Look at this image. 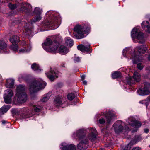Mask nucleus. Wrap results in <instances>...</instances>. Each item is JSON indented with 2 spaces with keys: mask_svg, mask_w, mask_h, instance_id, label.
<instances>
[{
  "mask_svg": "<svg viewBox=\"0 0 150 150\" xmlns=\"http://www.w3.org/2000/svg\"><path fill=\"white\" fill-rule=\"evenodd\" d=\"M87 132H89V134L88 138L91 141H94L96 139L97 132L95 128H89L86 130L83 129H80L76 131L73 134V137L76 139L82 140L77 145V148L80 150H84L87 148L88 146V141L85 139V136Z\"/></svg>",
  "mask_w": 150,
  "mask_h": 150,
  "instance_id": "obj_1",
  "label": "nucleus"
},
{
  "mask_svg": "<svg viewBox=\"0 0 150 150\" xmlns=\"http://www.w3.org/2000/svg\"><path fill=\"white\" fill-rule=\"evenodd\" d=\"M45 17L47 20L42 22L41 25V28H49V30H53L59 27L61 18L58 14L50 11L46 13Z\"/></svg>",
  "mask_w": 150,
  "mask_h": 150,
  "instance_id": "obj_2",
  "label": "nucleus"
},
{
  "mask_svg": "<svg viewBox=\"0 0 150 150\" xmlns=\"http://www.w3.org/2000/svg\"><path fill=\"white\" fill-rule=\"evenodd\" d=\"M59 35H54L46 39L44 43L42 44V46L43 49L47 52H57L59 44L56 40L57 39Z\"/></svg>",
  "mask_w": 150,
  "mask_h": 150,
  "instance_id": "obj_3",
  "label": "nucleus"
},
{
  "mask_svg": "<svg viewBox=\"0 0 150 150\" xmlns=\"http://www.w3.org/2000/svg\"><path fill=\"white\" fill-rule=\"evenodd\" d=\"M25 86L20 85L17 86L16 93L13 99V103L16 105L22 103L27 100V95L25 91Z\"/></svg>",
  "mask_w": 150,
  "mask_h": 150,
  "instance_id": "obj_4",
  "label": "nucleus"
},
{
  "mask_svg": "<svg viewBox=\"0 0 150 150\" xmlns=\"http://www.w3.org/2000/svg\"><path fill=\"white\" fill-rule=\"evenodd\" d=\"M20 11L25 13L29 16H32L34 14L35 15H41L42 10L38 7L35 8L34 11L32 10L31 5L28 3H22L21 7L20 9Z\"/></svg>",
  "mask_w": 150,
  "mask_h": 150,
  "instance_id": "obj_5",
  "label": "nucleus"
},
{
  "mask_svg": "<svg viewBox=\"0 0 150 150\" xmlns=\"http://www.w3.org/2000/svg\"><path fill=\"white\" fill-rule=\"evenodd\" d=\"M42 17L41 15H35L34 16L31 21V23L29 22L27 23L25 22H24V21H22L20 22V24L24 25V31L25 34L26 35H28L30 36L33 35L32 28H33L32 23L33 22H35L39 21L41 20Z\"/></svg>",
  "mask_w": 150,
  "mask_h": 150,
  "instance_id": "obj_6",
  "label": "nucleus"
},
{
  "mask_svg": "<svg viewBox=\"0 0 150 150\" xmlns=\"http://www.w3.org/2000/svg\"><path fill=\"white\" fill-rule=\"evenodd\" d=\"M90 30V28L89 27H87L86 26L83 25H77L74 27L73 34L76 38L81 39L86 37L84 34H86Z\"/></svg>",
  "mask_w": 150,
  "mask_h": 150,
  "instance_id": "obj_7",
  "label": "nucleus"
},
{
  "mask_svg": "<svg viewBox=\"0 0 150 150\" xmlns=\"http://www.w3.org/2000/svg\"><path fill=\"white\" fill-rule=\"evenodd\" d=\"M46 83L40 79L32 81L30 84L29 90L31 93H34L38 90L43 89Z\"/></svg>",
  "mask_w": 150,
  "mask_h": 150,
  "instance_id": "obj_8",
  "label": "nucleus"
},
{
  "mask_svg": "<svg viewBox=\"0 0 150 150\" xmlns=\"http://www.w3.org/2000/svg\"><path fill=\"white\" fill-rule=\"evenodd\" d=\"M113 127L115 132L117 133L121 132L127 133L130 131V129L121 120L116 122L113 125Z\"/></svg>",
  "mask_w": 150,
  "mask_h": 150,
  "instance_id": "obj_9",
  "label": "nucleus"
},
{
  "mask_svg": "<svg viewBox=\"0 0 150 150\" xmlns=\"http://www.w3.org/2000/svg\"><path fill=\"white\" fill-rule=\"evenodd\" d=\"M131 36L134 43H143L144 42L143 33L139 28H134L132 31Z\"/></svg>",
  "mask_w": 150,
  "mask_h": 150,
  "instance_id": "obj_10",
  "label": "nucleus"
},
{
  "mask_svg": "<svg viewBox=\"0 0 150 150\" xmlns=\"http://www.w3.org/2000/svg\"><path fill=\"white\" fill-rule=\"evenodd\" d=\"M11 48L14 51L18 53H27L30 52L31 50V46L30 45H25V46L21 49L17 50L18 46L16 44H13L11 45Z\"/></svg>",
  "mask_w": 150,
  "mask_h": 150,
  "instance_id": "obj_11",
  "label": "nucleus"
},
{
  "mask_svg": "<svg viewBox=\"0 0 150 150\" xmlns=\"http://www.w3.org/2000/svg\"><path fill=\"white\" fill-rule=\"evenodd\" d=\"M144 87L137 91V93L142 96L147 95L150 93V84L147 82L144 83Z\"/></svg>",
  "mask_w": 150,
  "mask_h": 150,
  "instance_id": "obj_12",
  "label": "nucleus"
},
{
  "mask_svg": "<svg viewBox=\"0 0 150 150\" xmlns=\"http://www.w3.org/2000/svg\"><path fill=\"white\" fill-rule=\"evenodd\" d=\"M133 78L134 81H133L132 79L130 77L127 78V84L130 85L134 84L135 83V81L138 82L140 81L141 75L140 74L137 72H135L133 74Z\"/></svg>",
  "mask_w": 150,
  "mask_h": 150,
  "instance_id": "obj_13",
  "label": "nucleus"
},
{
  "mask_svg": "<svg viewBox=\"0 0 150 150\" xmlns=\"http://www.w3.org/2000/svg\"><path fill=\"white\" fill-rule=\"evenodd\" d=\"M13 95V92L11 89H7L4 91V98L5 103L8 104L11 102L12 101V97Z\"/></svg>",
  "mask_w": 150,
  "mask_h": 150,
  "instance_id": "obj_14",
  "label": "nucleus"
},
{
  "mask_svg": "<svg viewBox=\"0 0 150 150\" xmlns=\"http://www.w3.org/2000/svg\"><path fill=\"white\" fill-rule=\"evenodd\" d=\"M127 122L131 126L136 128H139L142 124L141 122L136 120L133 117H130L127 120Z\"/></svg>",
  "mask_w": 150,
  "mask_h": 150,
  "instance_id": "obj_15",
  "label": "nucleus"
},
{
  "mask_svg": "<svg viewBox=\"0 0 150 150\" xmlns=\"http://www.w3.org/2000/svg\"><path fill=\"white\" fill-rule=\"evenodd\" d=\"M35 114L34 112L32 110L28 109L24 113L21 114L20 117L19 119L21 120H24L26 118H29Z\"/></svg>",
  "mask_w": 150,
  "mask_h": 150,
  "instance_id": "obj_16",
  "label": "nucleus"
},
{
  "mask_svg": "<svg viewBox=\"0 0 150 150\" xmlns=\"http://www.w3.org/2000/svg\"><path fill=\"white\" fill-rule=\"evenodd\" d=\"M46 75L49 79L52 81L55 78L58 77V72L56 69H51L49 73H45Z\"/></svg>",
  "mask_w": 150,
  "mask_h": 150,
  "instance_id": "obj_17",
  "label": "nucleus"
},
{
  "mask_svg": "<svg viewBox=\"0 0 150 150\" xmlns=\"http://www.w3.org/2000/svg\"><path fill=\"white\" fill-rule=\"evenodd\" d=\"M62 150H76L75 146L73 144H69L66 143H62L60 145Z\"/></svg>",
  "mask_w": 150,
  "mask_h": 150,
  "instance_id": "obj_18",
  "label": "nucleus"
},
{
  "mask_svg": "<svg viewBox=\"0 0 150 150\" xmlns=\"http://www.w3.org/2000/svg\"><path fill=\"white\" fill-rule=\"evenodd\" d=\"M65 98H62L60 96H57L54 100V103L55 105L57 106H59L65 102Z\"/></svg>",
  "mask_w": 150,
  "mask_h": 150,
  "instance_id": "obj_19",
  "label": "nucleus"
},
{
  "mask_svg": "<svg viewBox=\"0 0 150 150\" xmlns=\"http://www.w3.org/2000/svg\"><path fill=\"white\" fill-rule=\"evenodd\" d=\"M90 45L88 44L87 45H80L77 47L78 49L82 52L85 51L86 52H90Z\"/></svg>",
  "mask_w": 150,
  "mask_h": 150,
  "instance_id": "obj_20",
  "label": "nucleus"
},
{
  "mask_svg": "<svg viewBox=\"0 0 150 150\" xmlns=\"http://www.w3.org/2000/svg\"><path fill=\"white\" fill-rule=\"evenodd\" d=\"M69 50L64 45H61L58 48L57 52L61 54L64 55L67 53Z\"/></svg>",
  "mask_w": 150,
  "mask_h": 150,
  "instance_id": "obj_21",
  "label": "nucleus"
},
{
  "mask_svg": "<svg viewBox=\"0 0 150 150\" xmlns=\"http://www.w3.org/2000/svg\"><path fill=\"white\" fill-rule=\"evenodd\" d=\"M147 50V48L146 45H142L138 46L135 48V51H137L140 55L144 53Z\"/></svg>",
  "mask_w": 150,
  "mask_h": 150,
  "instance_id": "obj_22",
  "label": "nucleus"
},
{
  "mask_svg": "<svg viewBox=\"0 0 150 150\" xmlns=\"http://www.w3.org/2000/svg\"><path fill=\"white\" fill-rule=\"evenodd\" d=\"M149 21L150 23L148 21H143L141 24V25L143 29L150 33V18Z\"/></svg>",
  "mask_w": 150,
  "mask_h": 150,
  "instance_id": "obj_23",
  "label": "nucleus"
},
{
  "mask_svg": "<svg viewBox=\"0 0 150 150\" xmlns=\"http://www.w3.org/2000/svg\"><path fill=\"white\" fill-rule=\"evenodd\" d=\"M104 114L107 120L106 123H110L113 117V114L110 111L108 112L107 113H104Z\"/></svg>",
  "mask_w": 150,
  "mask_h": 150,
  "instance_id": "obj_24",
  "label": "nucleus"
},
{
  "mask_svg": "<svg viewBox=\"0 0 150 150\" xmlns=\"http://www.w3.org/2000/svg\"><path fill=\"white\" fill-rule=\"evenodd\" d=\"M14 80L13 79H8L6 80V83L5 86L6 88H12L14 86Z\"/></svg>",
  "mask_w": 150,
  "mask_h": 150,
  "instance_id": "obj_25",
  "label": "nucleus"
},
{
  "mask_svg": "<svg viewBox=\"0 0 150 150\" xmlns=\"http://www.w3.org/2000/svg\"><path fill=\"white\" fill-rule=\"evenodd\" d=\"M22 3L25 4V3L22 2L19 3L18 2H16L15 4H13L11 3H9L8 5V6L11 10H13L16 9L18 6L20 5L21 7V5Z\"/></svg>",
  "mask_w": 150,
  "mask_h": 150,
  "instance_id": "obj_26",
  "label": "nucleus"
},
{
  "mask_svg": "<svg viewBox=\"0 0 150 150\" xmlns=\"http://www.w3.org/2000/svg\"><path fill=\"white\" fill-rule=\"evenodd\" d=\"M10 108V107L9 105L3 106L0 108V115H3L6 113Z\"/></svg>",
  "mask_w": 150,
  "mask_h": 150,
  "instance_id": "obj_27",
  "label": "nucleus"
},
{
  "mask_svg": "<svg viewBox=\"0 0 150 150\" xmlns=\"http://www.w3.org/2000/svg\"><path fill=\"white\" fill-rule=\"evenodd\" d=\"M7 46L6 44L3 40H0V50H4L5 53H8L7 51H5L6 50Z\"/></svg>",
  "mask_w": 150,
  "mask_h": 150,
  "instance_id": "obj_28",
  "label": "nucleus"
},
{
  "mask_svg": "<svg viewBox=\"0 0 150 150\" xmlns=\"http://www.w3.org/2000/svg\"><path fill=\"white\" fill-rule=\"evenodd\" d=\"M32 69L37 72H39L41 70V69L39 65L36 63H33L31 66Z\"/></svg>",
  "mask_w": 150,
  "mask_h": 150,
  "instance_id": "obj_29",
  "label": "nucleus"
},
{
  "mask_svg": "<svg viewBox=\"0 0 150 150\" xmlns=\"http://www.w3.org/2000/svg\"><path fill=\"white\" fill-rule=\"evenodd\" d=\"M20 41L19 37L16 35H14L10 39V41L13 44H16Z\"/></svg>",
  "mask_w": 150,
  "mask_h": 150,
  "instance_id": "obj_30",
  "label": "nucleus"
},
{
  "mask_svg": "<svg viewBox=\"0 0 150 150\" xmlns=\"http://www.w3.org/2000/svg\"><path fill=\"white\" fill-rule=\"evenodd\" d=\"M65 44L69 47H71L73 45V41L69 37H67L65 39Z\"/></svg>",
  "mask_w": 150,
  "mask_h": 150,
  "instance_id": "obj_31",
  "label": "nucleus"
},
{
  "mask_svg": "<svg viewBox=\"0 0 150 150\" xmlns=\"http://www.w3.org/2000/svg\"><path fill=\"white\" fill-rule=\"evenodd\" d=\"M50 96V94H45L43 96L41 100L42 102H45L48 100Z\"/></svg>",
  "mask_w": 150,
  "mask_h": 150,
  "instance_id": "obj_32",
  "label": "nucleus"
},
{
  "mask_svg": "<svg viewBox=\"0 0 150 150\" xmlns=\"http://www.w3.org/2000/svg\"><path fill=\"white\" fill-rule=\"evenodd\" d=\"M132 141L129 143L127 145L125 146L124 148H122V150H129L131 147L134 144L132 143Z\"/></svg>",
  "mask_w": 150,
  "mask_h": 150,
  "instance_id": "obj_33",
  "label": "nucleus"
},
{
  "mask_svg": "<svg viewBox=\"0 0 150 150\" xmlns=\"http://www.w3.org/2000/svg\"><path fill=\"white\" fill-rule=\"evenodd\" d=\"M121 73L115 71L112 74V77L113 79H115L120 77Z\"/></svg>",
  "mask_w": 150,
  "mask_h": 150,
  "instance_id": "obj_34",
  "label": "nucleus"
},
{
  "mask_svg": "<svg viewBox=\"0 0 150 150\" xmlns=\"http://www.w3.org/2000/svg\"><path fill=\"white\" fill-rule=\"evenodd\" d=\"M75 98V95L74 94L70 93L67 96L68 99L70 100H72Z\"/></svg>",
  "mask_w": 150,
  "mask_h": 150,
  "instance_id": "obj_35",
  "label": "nucleus"
},
{
  "mask_svg": "<svg viewBox=\"0 0 150 150\" xmlns=\"http://www.w3.org/2000/svg\"><path fill=\"white\" fill-rule=\"evenodd\" d=\"M41 109V107L39 105L34 106L33 107V109L34 111L36 112H40Z\"/></svg>",
  "mask_w": 150,
  "mask_h": 150,
  "instance_id": "obj_36",
  "label": "nucleus"
},
{
  "mask_svg": "<svg viewBox=\"0 0 150 150\" xmlns=\"http://www.w3.org/2000/svg\"><path fill=\"white\" fill-rule=\"evenodd\" d=\"M139 103L140 104H145L146 105V107H147L148 105L147 98L144 100L139 101Z\"/></svg>",
  "mask_w": 150,
  "mask_h": 150,
  "instance_id": "obj_37",
  "label": "nucleus"
},
{
  "mask_svg": "<svg viewBox=\"0 0 150 150\" xmlns=\"http://www.w3.org/2000/svg\"><path fill=\"white\" fill-rule=\"evenodd\" d=\"M129 50V48H126L125 49H124L123 51V55L125 57H126V53L128 52Z\"/></svg>",
  "mask_w": 150,
  "mask_h": 150,
  "instance_id": "obj_38",
  "label": "nucleus"
},
{
  "mask_svg": "<svg viewBox=\"0 0 150 150\" xmlns=\"http://www.w3.org/2000/svg\"><path fill=\"white\" fill-rule=\"evenodd\" d=\"M137 68L140 70H142L144 67V66L141 63H139L137 64Z\"/></svg>",
  "mask_w": 150,
  "mask_h": 150,
  "instance_id": "obj_39",
  "label": "nucleus"
},
{
  "mask_svg": "<svg viewBox=\"0 0 150 150\" xmlns=\"http://www.w3.org/2000/svg\"><path fill=\"white\" fill-rule=\"evenodd\" d=\"M105 122V120L103 118L100 119L98 120V123L101 124H104Z\"/></svg>",
  "mask_w": 150,
  "mask_h": 150,
  "instance_id": "obj_40",
  "label": "nucleus"
},
{
  "mask_svg": "<svg viewBox=\"0 0 150 150\" xmlns=\"http://www.w3.org/2000/svg\"><path fill=\"white\" fill-rule=\"evenodd\" d=\"M81 58L80 57H75L74 60L75 62H78L81 60Z\"/></svg>",
  "mask_w": 150,
  "mask_h": 150,
  "instance_id": "obj_41",
  "label": "nucleus"
},
{
  "mask_svg": "<svg viewBox=\"0 0 150 150\" xmlns=\"http://www.w3.org/2000/svg\"><path fill=\"white\" fill-rule=\"evenodd\" d=\"M145 70L150 75V67L147 66L145 67Z\"/></svg>",
  "mask_w": 150,
  "mask_h": 150,
  "instance_id": "obj_42",
  "label": "nucleus"
},
{
  "mask_svg": "<svg viewBox=\"0 0 150 150\" xmlns=\"http://www.w3.org/2000/svg\"><path fill=\"white\" fill-rule=\"evenodd\" d=\"M149 130L148 128H145L144 129V132L145 133H147L149 132Z\"/></svg>",
  "mask_w": 150,
  "mask_h": 150,
  "instance_id": "obj_43",
  "label": "nucleus"
},
{
  "mask_svg": "<svg viewBox=\"0 0 150 150\" xmlns=\"http://www.w3.org/2000/svg\"><path fill=\"white\" fill-rule=\"evenodd\" d=\"M132 150H140V148L139 147H135L133 148Z\"/></svg>",
  "mask_w": 150,
  "mask_h": 150,
  "instance_id": "obj_44",
  "label": "nucleus"
},
{
  "mask_svg": "<svg viewBox=\"0 0 150 150\" xmlns=\"http://www.w3.org/2000/svg\"><path fill=\"white\" fill-rule=\"evenodd\" d=\"M147 101L148 104V105L149 103H150V96H148V97H147Z\"/></svg>",
  "mask_w": 150,
  "mask_h": 150,
  "instance_id": "obj_45",
  "label": "nucleus"
},
{
  "mask_svg": "<svg viewBox=\"0 0 150 150\" xmlns=\"http://www.w3.org/2000/svg\"><path fill=\"white\" fill-rule=\"evenodd\" d=\"M24 79L23 76L22 75H21L19 77H18V79H19V81H20V79Z\"/></svg>",
  "mask_w": 150,
  "mask_h": 150,
  "instance_id": "obj_46",
  "label": "nucleus"
},
{
  "mask_svg": "<svg viewBox=\"0 0 150 150\" xmlns=\"http://www.w3.org/2000/svg\"><path fill=\"white\" fill-rule=\"evenodd\" d=\"M87 81L85 80H83V83L84 85H86L87 84Z\"/></svg>",
  "mask_w": 150,
  "mask_h": 150,
  "instance_id": "obj_47",
  "label": "nucleus"
},
{
  "mask_svg": "<svg viewBox=\"0 0 150 150\" xmlns=\"http://www.w3.org/2000/svg\"><path fill=\"white\" fill-rule=\"evenodd\" d=\"M85 76L84 75H83L81 76V78L83 80L85 78Z\"/></svg>",
  "mask_w": 150,
  "mask_h": 150,
  "instance_id": "obj_48",
  "label": "nucleus"
},
{
  "mask_svg": "<svg viewBox=\"0 0 150 150\" xmlns=\"http://www.w3.org/2000/svg\"><path fill=\"white\" fill-rule=\"evenodd\" d=\"M16 0H7V1H13V2H16Z\"/></svg>",
  "mask_w": 150,
  "mask_h": 150,
  "instance_id": "obj_49",
  "label": "nucleus"
},
{
  "mask_svg": "<svg viewBox=\"0 0 150 150\" xmlns=\"http://www.w3.org/2000/svg\"><path fill=\"white\" fill-rule=\"evenodd\" d=\"M65 64L64 63H62V64H61V66L62 67H65Z\"/></svg>",
  "mask_w": 150,
  "mask_h": 150,
  "instance_id": "obj_50",
  "label": "nucleus"
},
{
  "mask_svg": "<svg viewBox=\"0 0 150 150\" xmlns=\"http://www.w3.org/2000/svg\"><path fill=\"white\" fill-rule=\"evenodd\" d=\"M148 60L150 61V54H149L148 57Z\"/></svg>",
  "mask_w": 150,
  "mask_h": 150,
  "instance_id": "obj_51",
  "label": "nucleus"
},
{
  "mask_svg": "<svg viewBox=\"0 0 150 150\" xmlns=\"http://www.w3.org/2000/svg\"><path fill=\"white\" fill-rule=\"evenodd\" d=\"M48 29H41V31H46L48 30Z\"/></svg>",
  "mask_w": 150,
  "mask_h": 150,
  "instance_id": "obj_52",
  "label": "nucleus"
},
{
  "mask_svg": "<svg viewBox=\"0 0 150 150\" xmlns=\"http://www.w3.org/2000/svg\"><path fill=\"white\" fill-rule=\"evenodd\" d=\"M6 122V121H3L2 122V123L3 124H5V123Z\"/></svg>",
  "mask_w": 150,
  "mask_h": 150,
  "instance_id": "obj_53",
  "label": "nucleus"
},
{
  "mask_svg": "<svg viewBox=\"0 0 150 150\" xmlns=\"http://www.w3.org/2000/svg\"><path fill=\"white\" fill-rule=\"evenodd\" d=\"M133 63H134V64H135V63H136V62H135L134 61H133Z\"/></svg>",
  "mask_w": 150,
  "mask_h": 150,
  "instance_id": "obj_54",
  "label": "nucleus"
},
{
  "mask_svg": "<svg viewBox=\"0 0 150 150\" xmlns=\"http://www.w3.org/2000/svg\"><path fill=\"white\" fill-rule=\"evenodd\" d=\"M23 42L24 43H25V42H24H24Z\"/></svg>",
  "mask_w": 150,
  "mask_h": 150,
  "instance_id": "obj_55",
  "label": "nucleus"
}]
</instances>
